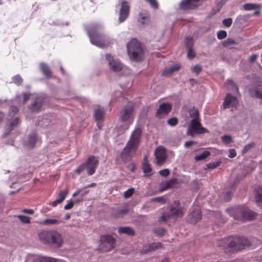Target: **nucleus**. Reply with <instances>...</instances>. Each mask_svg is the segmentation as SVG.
Returning <instances> with one entry per match:
<instances>
[{"label":"nucleus","mask_w":262,"mask_h":262,"mask_svg":"<svg viewBox=\"0 0 262 262\" xmlns=\"http://www.w3.org/2000/svg\"><path fill=\"white\" fill-rule=\"evenodd\" d=\"M217 246L222 248L226 253L237 251L250 246V242L245 237L229 236L219 241Z\"/></svg>","instance_id":"1"},{"label":"nucleus","mask_w":262,"mask_h":262,"mask_svg":"<svg viewBox=\"0 0 262 262\" xmlns=\"http://www.w3.org/2000/svg\"><path fill=\"white\" fill-rule=\"evenodd\" d=\"M38 236L41 242L55 248L61 247L64 243L62 234L56 230H42Z\"/></svg>","instance_id":"2"},{"label":"nucleus","mask_w":262,"mask_h":262,"mask_svg":"<svg viewBox=\"0 0 262 262\" xmlns=\"http://www.w3.org/2000/svg\"><path fill=\"white\" fill-rule=\"evenodd\" d=\"M128 56L132 60L141 61L144 57L143 49L141 43L136 38H133L127 44Z\"/></svg>","instance_id":"3"},{"label":"nucleus","mask_w":262,"mask_h":262,"mask_svg":"<svg viewBox=\"0 0 262 262\" xmlns=\"http://www.w3.org/2000/svg\"><path fill=\"white\" fill-rule=\"evenodd\" d=\"M226 211L235 220H239L241 217L243 220H253L257 214L248 208L242 209L239 207H233L227 209Z\"/></svg>","instance_id":"4"},{"label":"nucleus","mask_w":262,"mask_h":262,"mask_svg":"<svg viewBox=\"0 0 262 262\" xmlns=\"http://www.w3.org/2000/svg\"><path fill=\"white\" fill-rule=\"evenodd\" d=\"M134 104L132 102H128L126 105L123 108L120 114V120L122 122H127L128 124L126 128L127 129L129 125L132 124L134 120L133 112Z\"/></svg>","instance_id":"5"},{"label":"nucleus","mask_w":262,"mask_h":262,"mask_svg":"<svg viewBox=\"0 0 262 262\" xmlns=\"http://www.w3.org/2000/svg\"><path fill=\"white\" fill-rule=\"evenodd\" d=\"M168 216L171 219L177 220L183 216L185 213L184 208L181 206L179 201H174L168 207Z\"/></svg>","instance_id":"6"},{"label":"nucleus","mask_w":262,"mask_h":262,"mask_svg":"<svg viewBox=\"0 0 262 262\" xmlns=\"http://www.w3.org/2000/svg\"><path fill=\"white\" fill-rule=\"evenodd\" d=\"M89 36L93 45L100 48H104L107 46V41L102 34L92 30L89 32Z\"/></svg>","instance_id":"7"},{"label":"nucleus","mask_w":262,"mask_h":262,"mask_svg":"<svg viewBox=\"0 0 262 262\" xmlns=\"http://www.w3.org/2000/svg\"><path fill=\"white\" fill-rule=\"evenodd\" d=\"M89 36L93 45L100 48H104L107 46V41L102 34L92 30L89 32Z\"/></svg>","instance_id":"8"},{"label":"nucleus","mask_w":262,"mask_h":262,"mask_svg":"<svg viewBox=\"0 0 262 262\" xmlns=\"http://www.w3.org/2000/svg\"><path fill=\"white\" fill-rule=\"evenodd\" d=\"M208 133V130L202 126L200 119H192L186 133L188 136H193L194 134Z\"/></svg>","instance_id":"9"},{"label":"nucleus","mask_w":262,"mask_h":262,"mask_svg":"<svg viewBox=\"0 0 262 262\" xmlns=\"http://www.w3.org/2000/svg\"><path fill=\"white\" fill-rule=\"evenodd\" d=\"M99 248L104 252H108L115 248V239L110 235H102L100 238Z\"/></svg>","instance_id":"10"},{"label":"nucleus","mask_w":262,"mask_h":262,"mask_svg":"<svg viewBox=\"0 0 262 262\" xmlns=\"http://www.w3.org/2000/svg\"><path fill=\"white\" fill-rule=\"evenodd\" d=\"M85 167L87 169V173L89 176L93 174L98 166V160L94 156H91L88 158L84 162Z\"/></svg>","instance_id":"11"},{"label":"nucleus","mask_w":262,"mask_h":262,"mask_svg":"<svg viewBox=\"0 0 262 262\" xmlns=\"http://www.w3.org/2000/svg\"><path fill=\"white\" fill-rule=\"evenodd\" d=\"M138 148L127 143L121 153V158L124 162L130 160Z\"/></svg>","instance_id":"12"},{"label":"nucleus","mask_w":262,"mask_h":262,"mask_svg":"<svg viewBox=\"0 0 262 262\" xmlns=\"http://www.w3.org/2000/svg\"><path fill=\"white\" fill-rule=\"evenodd\" d=\"M155 156L157 164L158 165H163L165 162L167 158L166 149L162 146H158L155 150Z\"/></svg>","instance_id":"13"},{"label":"nucleus","mask_w":262,"mask_h":262,"mask_svg":"<svg viewBox=\"0 0 262 262\" xmlns=\"http://www.w3.org/2000/svg\"><path fill=\"white\" fill-rule=\"evenodd\" d=\"M141 135V129L139 127L136 128L131 134L130 139L127 143L138 148L140 142Z\"/></svg>","instance_id":"14"},{"label":"nucleus","mask_w":262,"mask_h":262,"mask_svg":"<svg viewBox=\"0 0 262 262\" xmlns=\"http://www.w3.org/2000/svg\"><path fill=\"white\" fill-rule=\"evenodd\" d=\"M106 59L108 61L110 69L114 72H119L123 68V64L117 59L114 58L110 54L106 55Z\"/></svg>","instance_id":"15"},{"label":"nucleus","mask_w":262,"mask_h":262,"mask_svg":"<svg viewBox=\"0 0 262 262\" xmlns=\"http://www.w3.org/2000/svg\"><path fill=\"white\" fill-rule=\"evenodd\" d=\"M202 219L201 209L199 207H194L188 214L187 221L191 224H196Z\"/></svg>","instance_id":"16"},{"label":"nucleus","mask_w":262,"mask_h":262,"mask_svg":"<svg viewBox=\"0 0 262 262\" xmlns=\"http://www.w3.org/2000/svg\"><path fill=\"white\" fill-rule=\"evenodd\" d=\"M130 6L127 2H123L121 5L119 12V20L122 23L128 17L129 14Z\"/></svg>","instance_id":"17"},{"label":"nucleus","mask_w":262,"mask_h":262,"mask_svg":"<svg viewBox=\"0 0 262 262\" xmlns=\"http://www.w3.org/2000/svg\"><path fill=\"white\" fill-rule=\"evenodd\" d=\"M200 0H182L180 7L183 10L193 9L198 7Z\"/></svg>","instance_id":"18"},{"label":"nucleus","mask_w":262,"mask_h":262,"mask_svg":"<svg viewBox=\"0 0 262 262\" xmlns=\"http://www.w3.org/2000/svg\"><path fill=\"white\" fill-rule=\"evenodd\" d=\"M171 110V105L168 103H163L160 105L156 113L158 118H161L167 115Z\"/></svg>","instance_id":"19"},{"label":"nucleus","mask_w":262,"mask_h":262,"mask_svg":"<svg viewBox=\"0 0 262 262\" xmlns=\"http://www.w3.org/2000/svg\"><path fill=\"white\" fill-rule=\"evenodd\" d=\"M249 94L252 97L262 100V82L257 84L255 88L250 89Z\"/></svg>","instance_id":"20"},{"label":"nucleus","mask_w":262,"mask_h":262,"mask_svg":"<svg viewBox=\"0 0 262 262\" xmlns=\"http://www.w3.org/2000/svg\"><path fill=\"white\" fill-rule=\"evenodd\" d=\"M237 99L235 97L228 94L227 95L224 101L223 106L224 108H229L230 106H235L237 104Z\"/></svg>","instance_id":"21"},{"label":"nucleus","mask_w":262,"mask_h":262,"mask_svg":"<svg viewBox=\"0 0 262 262\" xmlns=\"http://www.w3.org/2000/svg\"><path fill=\"white\" fill-rule=\"evenodd\" d=\"M19 123V119L18 117L15 118L14 119L12 120L6 127L5 132L3 136L6 137Z\"/></svg>","instance_id":"22"},{"label":"nucleus","mask_w":262,"mask_h":262,"mask_svg":"<svg viewBox=\"0 0 262 262\" xmlns=\"http://www.w3.org/2000/svg\"><path fill=\"white\" fill-rule=\"evenodd\" d=\"M43 101L39 98H36L33 103L29 106V110L32 112H37L40 111L42 105Z\"/></svg>","instance_id":"23"},{"label":"nucleus","mask_w":262,"mask_h":262,"mask_svg":"<svg viewBox=\"0 0 262 262\" xmlns=\"http://www.w3.org/2000/svg\"><path fill=\"white\" fill-rule=\"evenodd\" d=\"M162 247V244L160 242L154 243L145 246L142 249L141 253L145 254L151 251H155Z\"/></svg>","instance_id":"24"},{"label":"nucleus","mask_w":262,"mask_h":262,"mask_svg":"<svg viewBox=\"0 0 262 262\" xmlns=\"http://www.w3.org/2000/svg\"><path fill=\"white\" fill-rule=\"evenodd\" d=\"M178 183V180L176 178L171 179L169 181L162 182L161 184V188L162 191L166 190L168 188L173 187Z\"/></svg>","instance_id":"25"},{"label":"nucleus","mask_w":262,"mask_h":262,"mask_svg":"<svg viewBox=\"0 0 262 262\" xmlns=\"http://www.w3.org/2000/svg\"><path fill=\"white\" fill-rule=\"evenodd\" d=\"M255 199L257 205L262 206V187L257 186L255 188Z\"/></svg>","instance_id":"26"},{"label":"nucleus","mask_w":262,"mask_h":262,"mask_svg":"<svg viewBox=\"0 0 262 262\" xmlns=\"http://www.w3.org/2000/svg\"><path fill=\"white\" fill-rule=\"evenodd\" d=\"M142 169L143 172L146 174L147 175H151V172L152 171V168L150 164L148 162L147 157L146 156H144L143 158V161L142 162Z\"/></svg>","instance_id":"27"},{"label":"nucleus","mask_w":262,"mask_h":262,"mask_svg":"<svg viewBox=\"0 0 262 262\" xmlns=\"http://www.w3.org/2000/svg\"><path fill=\"white\" fill-rule=\"evenodd\" d=\"M180 69V66L179 64L172 66L168 69H165L162 75L164 76H170L173 72L178 71Z\"/></svg>","instance_id":"28"},{"label":"nucleus","mask_w":262,"mask_h":262,"mask_svg":"<svg viewBox=\"0 0 262 262\" xmlns=\"http://www.w3.org/2000/svg\"><path fill=\"white\" fill-rule=\"evenodd\" d=\"M38 141V138L35 133L30 135L28 138V141L26 143L27 146L33 148L35 144Z\"/></svg>","instance_id":"29"},{"label":"nucleus","mask_w":262,"mask_h":262,"mask_svg":"<svg viewBox=\"0 0 262 262\" xmlns=\"http://www.w3.org/2000/svg\"><path fill=\"white\" fill-rule=\"evenodd\" d=\"M105 113L103 108H98L95 110L94 117L96 121H103Z\"/></svg>","instance_id":"30"},{"label":"nucleus","mask_w":262,"mask_h":262,"mask_svg":"<svg viewBox=\"0 0 262 262\" xmlns=\"http://www.w3.org/2000/svg\"><path fill=\"white\" fill-rule=\"evenodd\" d=\"M40 69L43 75L47 78L52 77V72L49 67L44 63H40L39 64Z\"/></svg>","instance_id":"31"},{"label":"nucleus","mask_w":262,"mask_h":262,"mask_svg":"<svg viewBox=\"0 0 262 262\" xmlns=\"http://www.w3.org/2000/svg\"><path fill=\"white\" fill-rule=\"evenodd\" d=\"M119 233H124L128 235L133 236L135 235L134 230L129 227H122L118 229Z\"/></svg>","instance_id":"32"},{"label":"nucleus","mask_w":262,"mask_h":262,"mask_svg":"<svg viewBox=\"0 0 262 262\" xmlns=\"http://www.w3.org/2000/svg\"><path fill=\"white\" fill-rule=\"evenodd\" d=\"M61 221L56 219H47L40 222V224L43 226H50L53 225L59 224Z\"/></svg>","instance_id":"33"},{"label":"nucleus","mask_w":262,"mask_h":262,"mask_svg":"<svg viewBox=\"0 0 262 262\" xmlns=\"http://www.w3.org/2000/svg\"><path fill=\"white\" fill-rule=\"evenodd\" d=\"M35 262H57V260L52 257L38 256L35 258Z\"/></svg>","instance_id":"34"},{"label":"nucleus","mask_w":262,"mask_h":262,"mask_svg":"<svg viewBox=\"0 0 262 262\" xmlns=\"http://www.w3.org/2000/svg\"><path fill=\"white\" fill-rule=\"evenodd\" d=\"M210 155V152L209 151L205 150L201 154L196 155L194 159L196 161L203 160Z\"/></svg>","instance_id":"35"},{"label":"nucleus","mask_w":262,"mask_h":262,"mask_svg":"<svg viewBox=\"0 0 262 262\" xmlns=\"http://www.w3.org/2000/svg\"><path fill=\"white\" fill-rule=\"evenodd\" d=\"M237 43L233 39L227 38L222 42L223 47L226 48H230L232 46L237 45Z\"/></svg>","instance_id":"36"},{"label":"nucleus","mask_w":262,"mask_h":262,"mask_svg":"<svg viewBox=\"0 0 262 262\" xmlns=\"http://www.w3.org/2000/svg\"><path fill=\"white\" fill-rule=\"evenodd\" d=\"M68 193V189H66L65 190H62L60 191V192L58 194V198L57 199L60 202V203H62L65 199Z\"/></svg>","instance_id":"37"},{"label":"nucleus","mask_w":262,"mask_h":262,"mask_svg":"<svg viewBox=\"0 0 262 262\" xmlns=\"http://www.w3.org/2000/svg\"><path fill=\"white\" fill-rule=\"evenodd\" d=\"M193 42L194 41L192 37H188L185 39V45L187 49L193 48Z\"/></svg>","instance_id":"38"},{"label":"nucleus","mask_w":262,"mask_h":262,"mask_svg":"<svg viewBox=\"0 0 262 262\" xmlns=\"http://www.w3.org/2000/svg\"><path fill=\"white\" fill-rule=\"evenodd\" d=\"M13 82L17 85H20L23 82V79L19 75H15L12 78Z\"/></svg>","instance_id":"39"},{"label":"nucleus","mask_w":262,"mask_h":262,"mask_svg":"<svg viewBox=\"0 0 262 262\" xmlns=\"http://www.w3.org/2000/svg\"><path fill=\"white\" fill-rule=\"evenodd\" d=\"M167 199L164 196L156 197L152 199V201L157 202L161 203L162 204H165L167 202Z\"/></svg>","instance_id":"40"},{"label":"nucleus","mask_w":262,"mask_h":262,"mask_svg":"<svg viewBox=\"0 0 262 262\" xmlns=\"http://www.w3.org/2000/svg\"><path fill=\"white\" fill-rule=\"evenodd\" d=\"M135 192L134 188H130L124 192V197L126 199L129 198L132 196Z\"/></svg>","instance_id":"41"},{"label":"nucleus","mask_w":262,"mask_h":262,"mask_svg":"<svg viewBox=\"0 0 262 262\" xmlns=\"http://www.w3.org/2000/svg\"><path fill=\"white\" fill-rule=\"evenodd\" d=\"M190 117L192 118V119H199V112L198 110L196 109H193L190 112Z\"/></svg>","instance_id":"42"},{"label":"nucleus","mask_w":262,"mask_h":262,"mask_svg":"<svg viewBox=\"0 0 262 262\" xmlns=\"http://www.w3.org/2000/svg\"><path fill=\"white\" fill-rule=\"evenodd\" d=\"M254 145L255 144L254 143H251L246 145L242 150V154L244 155L247 153L252 147H254Z\"/></svg>","instance_id":"43"},{"label":"nucleus","mask_w":262,"mask_h":262,"mask_svg":"<svg viewBox=\"0 0 262 262\" xmlns=\"http://www.w3.org/2000/svg\"><path fill=\"white\" fill-rule=\"evenodd\" d=\"M148 21H149V16L148 15L145 14V15L142 16V14H140V17L139 20V21L140 23H141L142 24H145L147 23V22Z\"/></svg>","instance_id":"44"},{"label":"nucleus","mask_w":262,"mask_h":262,"mask_svg":"<svg viewBox=\"0 0 262 262\" xmlns=\"http://www.w3.org/2000/svg\"><path fill=\"white\" fill-rule=\"evenodd\" d=\"M18 218L23 223H26V224L30 223V219L28 216L19 215H18Z\"/></svg>","instance_id":"45"},{"label":"nucleus","mask_w":262,"mask_h":262,"mask_svg":"<svg viewBox=\"0 0 262 262\" xmlns=\"http://www.w3.org/2000/svg\"><path fill=\"white\" fill-rule=\"evenodd\" d=\"M222 141L225 144H229L232 142V138L230 136L224 135L222 137Z\"/></svg>","instance_id":"46"},{"label":"nucleus","mask_w":262,"mask_h":262,"mask_svg":"<svg viewBox=\"0 0 262 262\" xmlns=\"http://www.w3.org/2000/svg\"><path fill=\"white\" fill-rule=\"evenodd\" d=\"M178 123V121L177 118L172 117L170 119H169L167 121V123L170 126H175Z\"/></svg>","instance_id":"47"},{"label":"nucleus","mask_w":262,"mask_h":262,"mask_svg":"<svg viewBox=\"0 0 262 262\" xmlns=\"http://www.w3.org/2000/svg\"><path fill=\"white\" fill-rule=\"evenodd\" d=\"M187 57L189 59H192L195 56V53L193 50L192 48L187 49Z\"/></svg>","instance_id":"48"},{"label":"nucleus","mask_w":262,"mask_h":262,"mask_svg":"<svg viewBox=\"0 0 262 262\" xmlns=\"http://www.w3.org/2000/svg\"><path fill=\"white\" fill-rule=\"evenodd\" d=\"M165 232L166 231L163 228H160L154 230L155 233L159 236H163Z\"/></svg>","instance_id":"49"},{"label":"nucleus","mask_w":262,"mask_h":262,"mask_svg":"<svg viewBox=\"0 0 262 262\" xmlns=\"http://www.w3.org/2000/svg\"><path fill=\"white\" fill-rule=\"evenodd\" d=\"M244 9L245 10H251L256 8V6L253 4H245L244 5Z\"/></svg>","instance_id":"50"},{"label":"nucleus","mask_w":262,"mask_h":262,"mask_svg":"<svg viewBox=\"0 0 262 262\" xmlns=\"http://www.w3.org/2000/svg\"><path fill=\"white\" fill-rule=\"evenodd\" d=\"M146 2H148L151 7L154 9H158L159 7V5L156 0H145Z\"/></svg>","instance_id":"51"},{"label":"nucleus","mask_w":262,"mask_h":262,"mask_svg":"<svg viewBox=\"0 0 262 262\" xmlns=\"http://www.w3.org/2000/svg\"><path fill=\"white\" fill-rule=\"evenodd\" d=\"M217 36L219 39H223L226 37L227 33L225 31L221 30L217 32Z\"/></svg>","instance_id":"52"},{"label":"nucleus","mask_w":262,"mask_h":262,"mask_svg":"<svg viewBox=\"0 0 262 262\" xmlns=\"http://www.w3.org/2000/svg\"><path fill=\"white\" fill-rule=\"evenodd\" d=\"M171 219L168 216V212L165 214H163L159 219L160 222H166L168 219Z\"/></svg>","instance_id":"53"},{"label":"nucleus","mask_w":262,"mask_h":262,"mask_svg":"<svg viewBox=\"0 0 262 262\" xmlns=\"http://www.w3.org/2000/svg\"><path fill=\"white\" fill-rule=\"evenodd\" d=\"M221 163V162L220 161L216 162H211L208 164V167L210 169H214V168H216L217 167L219 166Z\"/></svg>","instance_id":"54"},{"label":"nucleus","mask_w":262,"mask_h":262,"mask_svg":"<svg viewBox=\"0 0 262 262\" xmlns=\"http://www.w3.org/2000/svg\"><path fill=\"white\" fill-rule=\"evenodd\" d=\"M232 23V19L230 18H226L223 20V24L226 27H230Z\"/></svg>","instance_id":"55"},{"label":"nucleus","mask_w":262,"mask_h":262,"mask_svg":"<svg viewBox=\"0 0 262 262\" xmlns=\"http://www.w3.org/2000/svg\"><path fill=\"white\" fill-rule=\"evenodd\" d=\"M191 69L193 73H195L196 74H199L202 71V68L199 65H195V66L193 67Z\"/></svg>","instance_id":"56"},{"label":"nucleus","mask_w":262,"mask_h":262,"mask_svg":"<svg viewBox=\"0 0 262 262\" xmlns=\"http://www.w3.org/2000/svg\"><path fill=\"white\" fill-rule=\"evenodd\" d=\"M85 168V164L84 163L81 164L79 166V167L75 170V172L77 174H80Z\"/></svg>","instance_id":"57"},{"label":"nucleus","mask_w":262,"mask_h":262,"mask_svg":"<svg viewBox=\"0 0 262 262\" xmlns=\"http://www.w3.org/2000/svg\"><path fill=\"white\" fill-rule=\"evenodd\" d=\"M127 212V209L126 208L121 209L119 210V213L115 215L116 217H119L126 214Z\"/></svg>","instance_id":"58"},{"label":"nucleus","mask_w":262,"mask_h":262,"mask_svg":"<svg viewBox=\"0 0 262 262\" xmlns=\"http://www.w3.org/2000/svg\"><path fill=\"white\" fill-rule=\"evenodd\" d=\"M159 174L163 177H167L169 174L168 169H164L159 171Z\"/></svg>","instance_id":"59"},{"label":"nucleus","mask_w":262,"mask_h":262,"mask_svg":"<svg viewBox=\"0 0 262 262\" xmlns=\"http://www.w3.org/2000/svg\"><path fill=\"white\" fill-rule=\"evenodd\" d=\"M74 202L72 201H70L68 203H67L64 207V209L65 210H69L72 208L74 206Z\"/></svg>","instance_id":"60"},{"label":"nucleus","mask_w":262,"mask_h":262,"mask_svg":"<svg viewBox=\"0 0 262 262\" xmlns=\"http://www.w3.org/2000/svg\"><path fill=\"white\" fill-rule=\"evenodd\" d=\"M229 157L230 158H234L236 156V151L234 149H229Z\"/></svg>","instance_id":"61"},{"label":"nucleus","mask_w":262,"mask_h":262,"mask_svg":"<svg viewBox=\"0 0 262 262\" xmlns=\"http://www.w3.org/2000/svg\"><path fill=\"white\" fill-rule=\"evenodd\" d=\"M30 94L25 93L23 94V104H25L26 102L29 99Z\"/></svg>","instance_id":"62"},{"label":"nucleus","mask_w":262,"mask_h":262,"mask_svg":"<svg viewBox=\"0 0 262 262\" xmlns=\"http://www.w3.org/2000/svg\"><path fill=\"white\" fill-rule=\"evenodd\" d=\"M232 192L230 191L225 193L224 196V200L225 201H229L231 198Z\"/></svg>","instance_id":"63"},{"label":"nucleus","mask_w":262,"mask_h":262,"mask_svg":"<svg viewBox=\"0 0 262 262\" xmlns=\"http://www.w3.org/2000/svg\"><path fill=\"white\" fill-rule=\"evenodd\" d=\"M18 111V108L17 106L12 105L10 108V112L14 114H16Z\"/></svg>","instance_id":"64"}]
</instances>
